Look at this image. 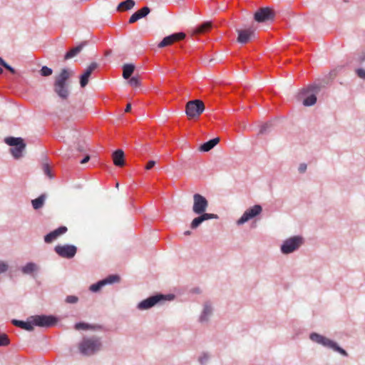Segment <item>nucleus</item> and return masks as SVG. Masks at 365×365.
I'll return each instance as SVG.
<instances>
[{"mask_svg": "<svg viewBox=\"0 0 365 365\" xmlns=\"http://www.w3.org/2000/svg\"><path fill=\"white\" fill-rule=\"evenodd\" d=\"M185 34L182 32L173 34L163 38V39L158 43V47L163 48L171 45L175 41L185 38Z\"/></svg>", "mask_w": 365, "mask_h": 365, "instance_id": "dca6fc26", "label": "nucleus"}, {"mask_svg": "<svg viewBox=\"0 0 365 365\" xmlns=\"http://www.w3.org/2000/svg\"><path fill=\"white\" fill-rule=\"evenodd\" d=\"M365 62V50H362L355 53L351 63L359 65Z\"/></svg>", "mask_w": 365, "mask_h": 365, "instance_id": "c85d7f7f", "label": "nucleus"}, {"mask_svg": "<svg viewBox=\"0 0 365 365\" xmlns=\"http://www.w3.org/2000/svg\"><path fill=\"white\" fill-rule=\"evenodd\" d=\"M255 28L253 26H251L247 29H237V41L242 44L248 43L252 38L255 37Z\"/></svg>", "mask_w": 365, "mask_h": 365, "instance_id": "4468645a", "label": "nucleus"}, {"mask_svg": "<svg viewBox=\"0 0 365 365\" xmlns=\"http://www.w3.org/2000/svg\"><path fill=\"white\" fill-rule=\"evenodd\" d=\"M78 301V298L73 295L67 296L66 298V302L68 304H76Z\"/></svg>", "mask_w": 365, "mask_h": 365, "instance_id": "ea45409f", "label": "nucleus"}, {"mask_svg": "<svg viewBox=\"0 0 365 365\" xmlns=\"http://www.w3.org/2000/svg\"><path fill=\"white\" fill-rule=\"evenodd\" d=\"M211 28V22H204L196 28V32L198 34H203L209 31Z\"/></svg>", "mask_w": 365, "mask_h": 365, "instance_id": "7c9ffc66", "label": "nucleus"}, {"mask_svg": "<svg viewBox=\"0 0 365 365\" xmlns=\"http://www.w3.org/2000/svg\"><path fill=\"white\" fill-rule=\"evenodd\" d=\"M4 68H5L9 71H10L11 73H16V70L12 66H11L9 64H8V63Z\"/></svg>", "mask_w": 365, "mask_h": 365, "instance_id": "a18cd8bd", "label": "nucleus"}, {"mask_svg": "<svg viewBox=\"0 0 365 365\" xmlns=\"http://www.w3.org/2000/svg\"><path fill=\"white\" fill-rule=\"evenodd\" d=\"M318 86H311L307 90L303 91L304 95H307L303 101V105L305 106H312L317 102V93L319 91Z\"/></svg>", "mask_w": 365, "mask_h": 365, "instance_id": "ddd939ff", "label": "nucleus"}, {"mask_svg": "<svg viewBox=\"0 0 365 365\" xmlns=\"http://www.w3.org/2000/svg\"><path fill=\"white\" fill-rule=\"evenodd\" d=\"M207 207L208 202L204 196L198 193L193 195L192 211L195 214H207L205 212Z\"/></svg>", "mask_w": 365, "mask_h": 365, "instance_id": "9b49d317", "label": "nucleus"}, {"mask_svg": "<svg viewBox=\"0 0 365 365\" xmlns=\"http://www.w3.org/2000/svg\"><path fill=\"white\" fill-rule=\"evenodd\" d=\"M262 212V207L260 205H255L247 209L240 219L237 221V225H242L249 220L258 216Z\"/></svg>", "mask_w": 365, "mask_h": 365, "instance_id": "1a4fd4ad", "label": "nucleus"}, {"mask_svg": "<svg viewBox=\"0 0 365 365\" xmlns=\"http://www.w3.org/2000/svg\"><path fill=\"white\" fill-rule=\"evenodd\" d=\"M6 64L7 63L1 57H0V65L4 67Z\"/></svg>", "mask_w": 365, "mask_h": 365, "instance_id": "de8ad7c7", "label": "nucleus"}, {"mask_svg": "<svg viewBox=\"0 0 365 365\" xmlns=\"http://www.w3.org/2000/svg\"><path fill=\"white\" fill-rule=\"evenodd\" d=\"M150 12V9L148 6H144L140 10L133 13L129 19V24H133L139 19L145 17Z\"/></svg>", "mask_w": 365, "mask_h": 365, "instance_id": "412c9836", "label": "nucleus"}, {"mask_svg": "<svg viewBox=\"0 0 365 365\" xmlns=\"http://www.w3.org/2000/svg\"><path fill=\"white\" fill-rule=\"evenodd\" d=\"M104 286H105V282L102 279V280L97 282L96 283L91 284L89 287V290L92 292H98Z\"/></svg>", "mask_w": 365, "mask_h": 365, "instance_id": "2f4dec72", "label": "nucleus"}, {"mask_svg": "<svg viewBox=\"0 0 365 365\" xmlns=\"http://www.w3.org/2000/svg\"><path fill=\"white\" fill-rule=\"evenodd\" d=\"M304 242V238L300 235L290 237L283 241L280 246V252L283 255L293 253L299 249Z\"/></svg>", "mask_w": 365, "mask_h": 365, "instance_id": "423d86ee", "label": "nucleus"}, {"mask_svg": "<svg viewBox=\"0 0 365 365\" xmlns=\"http://www.w3.org/2000/svg\"><path fill=\"white\" fill-rule=\"evenodd\" d=\"M54 250L60 257L66 259H71L76 255L77 252V247L73 245H59L54 247Z\"/></svg>", "mask_w": 365, "mask_h": 365, "instance_id": "f8f14e48", "label": "nucleus"}, {"mask_svg": "<svg viewBox=\"0 0 365 365\" xmlns=\"http://www.w3.org/2000/svg\"><path fill=\"white\" fill-rule=\"evenodd\" d=\"M4 142L8 145L13 148H10V153L14 159H20L23 157V153L26 148V143L23 138L19 137H6L4 138Z\"/></svg>", "mask_w": 365, "mask_h": 365, "instance_id": "39448f33", "label": "nucleus"}, {"mask_svg": "<svg viewBox=\"0 0 365 365\" xmlns=\"http://www.w3.org/2000/svg\"><path fill=\"white\" fill-rule=\"evenodd\" d=\"M173 295H164L163 294H156L140 301L136 306L137 309L140 311L148 310L156 305L161 304L168 298L173 299Z\"/></svg>", "mask_w": 365, "mask_h": 365, "instance_id": "20e7f679", "label": "nucleus"}, {"mask_svg": "<svg viewBox=\"0 0 365 365\" xmlns=\"http://www.w3.org/2000/svg\"><path fill=\"white\" fill-rule=\"evenodd\" d=\"M102 338L97 335L85 336L78 344V350L83 356H91L102 349Z\"/></svg>", "mask_w": 365, "mask_h": 365, "instance_id": "f257e3e1", "label": "nucleus"}, {"mask_svg": "<svg viewBox=\"0 0 365 365\" xmlns=\"http://www.w3.org/2000/svg\"><path fill=\"white\" fill-rule=\"evenodd\" d=\"M135 70V66L133 64H125L123 67V77L125 79L130 78Z\"/></svg>", "mask_w": 365, "mask_h": 365, "instance_id": "cd10ccee", "label": "nucleus"}, {"mask_svg": "<svg viewBox=\"0 0 365 365\" xmlns=\"http://www.w3.org/2000/svg\"><path fill=\"white\" fill-rule=\"evenodd\" d=\"M71 74V71L68 68H63L60 73L55 77L53 91L62 100H66L70 96V90L67 81Z\"/></svg>", "mask_w": 365, "mask_h": 365, "instance_id": "f03ea898", "label": "nucleus"}, {"mask_svg": "<svg viewBox=\"0 0 365 365\" xmlns=\"http://www.w3.org/2000/svg\"><path fill=\"white\" fill-rule=\"evenodd\" d=\"M98 67V64L95 62L91 63L86 69L84 73L80 76V85L84 88L88 83L89 78L92 72Z\"/></svg>", "mask_w": 365, "mask_h": 365, "instance_id": "aec40b11", "label": "nucleus"}, {"mask_svg": "<svg viewBox=\"0 0 365 365\" xmlns=\"http://www.w3.org/2000/svg\"><path fill=\"white\" fill-rule=\"evenodd\" d=\"M205 110V106L200 100H193L187 103L185 108L186 115L189 118L199 116Z\"/></svg>", "mask_w": 365, "mask_h": 365, "instance_id": "0eeeda50", "label": "nucleus"}, {"mask_svg": "<svg viewBox=\"0 0 365 365\" xmlns=\"http://www.w3.org/2000/svg\"><path fill=\"white\" fill-rule=\"evenodd\" d=\"M210 358L211 355L210 353L203 351L199 355L197 361L200 365H206L209 362Z\"/></svg>", "mask_w": 365, "mask_h": 365, "instance_id": "c756f323", "label": "nucleus"}, {"mask_svg": "<svg viewBox=\"0 0 365 365\" xmlns=\"http://www.w3.org/2000/svg\"><path fill=\"white\" fill-rule=\"evenodd\" d=\"M309 339L312 341H313L317 344H319L324 347L332 349L334 351L339 353L340 354H341L344 356H348V353L346 352V351L345 349H344L343 348H341V346H339L336 341H334L322 334H319L316 332H312L309 334Z\"/></svg>", "mask_w": 365, "mask_h": 365, "instance_id": "7ed1b4c3", "label": "nucleus"}, {"mask_svg": "<svg viewBox=\"0 0 365 365\" xmlns=\"http://www.w3.org/2000/svg\"><path fill=\"white\" fill-rule=\"evenodd\" d=\"M9 269V264L6 262L0 260V274L6 272Z\"/></svg>", "mask_w": 365, "mask_h": 365, "instance_id": "c9c22d12", "label": "nucleus"}, {"mask_svg": "<svg viewBox=\"0 0 365 365\" xmlns=\"http://www.w3.org/2000/svg\"><path fill=\"white\" fill-rule=\"evenodd\" d=\"M270 125L268 123L263 124L259 129L260 134H266L269 131Z\"/></svg>", "mask_w": 365, "mask_h": 365, "instance_id": "79ce46f5", "label": "nucleus"}, {"mask_svg": "<svg viewBox=\"0 0 365 365\" xmlns=\"http://www.w3.org/2000/svg\"><path fill=\"white\" fill-rule=\"evenodd\" d=\"M30 319L33 321V326L40 327H51L55 325L58 321L57 318L52 315H35L31 316Z\"/></svg>", "mask_w": 365, "mask_h": 365, "instance_id": "6e6552de", "label": "nucleus"}, {"mask_svg": "<svg viewBox=\"0 0 365 365\" xmlns=\"http://www.w3.org/2000/svg\"><path fill=\"white\" fill-rule=\"evenodd\" d=\"M74 328L76 330L79 331V330H88V329H92L93 327L91 324L86 323V322H78V323L75 324Z\"/></svg>", "mask_w": 365, "mask_h": 365, "instance_id": "473e14b6", "label": "nucleus"}, {"mask_svg": "<svg viewBox=\"0 0 365 365\" xmlns=\"http://www.w3.org/2000/svg\"><path fill=\"white\" fill-rule=\"evenodd\" d=\"M274 16V14L272 11L269 8L265 7L257 10L254 15V19L256 21L262 23L272 20Z\"/></svg>", "mask_w": 365, "mask_h": 365, "instance_id": "2eb2a0df", "label": "nucleus"}, {"mask_svg": "<svg viewBox=\"0 0 365 365\" xmlns=\"http://www.w3.org/2000/svg\"><path fill=\"white\" fill-rule=\"evenodd\" d=\"M220 141L219 138H212L204 143L200 147V150L202 152H208L212 149Z\"/></svg>", "mask_w": 365, "mask_h": 365, "instance_id": "393cba45", "label": "nucleus"}, {"mask_svg": "<svg viewBox=\"0 0 365 365\" xmlns=\"http://www.w3.org/2000/svg\"><path fill=\"white\" fill-rule=\"evenodd\" d=\"M9 344V339L8 336L6 334H1L0 335V346H6Z\"/></svg>", "mask_w": 365, "mask_h": 365, "instance_id": "4c0bfd02", "label": "nucleus"}, {"mask_svg": "<svg viewBox=\"0 0 365 365\" xmlns=\"http://www.w3.org/2000/svg\"><path fill=\"white\" fill-rule=\"evenodd\" d=\"M198 216L194 218L190 223V228L192 230L197 229L203 222L212 220L218 219L219 217L216 214H197Z\"/></svg>", "mask_w": 365, "mask_h": 365, "instance_id": "f3484780", "label": "nucleus"}, {"mask_svg": "<svg viewBox=\"0 0 365 365\" xmlns=\"http://www.w3.org/2000/svg\"><path fill=\"white\" fill-rule=\"evenodd\" d=\"M23 274L34 277L40 271V267L33 262H27L20 268Z\"/></svg>", "mask_w": 365, "mask_h": 365, "instance_id": "a211bd4d", "label": "nucleus"}, {"mask_svg": "<svg viewBox=\"0 0 365 365\" xmlns=\"http://www.w3.org/2000/svg\"><path fill=\"white\" fill-rule=\"evenodd\" d=\"M87 45V41H83L79 45L71 48L64 56V60H68L76 56Z\"/></svg>", "mask_w": 365, "mask_h": 365, "instance_id": "4be33fe9", "label": "nucleus"}, {"mask_svg": "<svg viewBox=\"0 0 365 365\" xmlns=\"http://www.w3.org/2000/svg\"><path fill=\"white\" fill-rule=\"evenodd\" d=\"M43 170L45 175L51 178L53 176L51 175V168L48 164L46 163L43 165Z\"/></svg>", "mask_w": 365, "mask_h": 365, "instance_id": "58836bf2", "label": "nucleus"}, {"mask_svg": "<svg viewBox=\"0 0 365 365\" xmlns=\"http://www.w3.org/2000/svg\"><path fill=\"white\" fill-rule=\"evenodd\" d=\"M307 169V165L304 163H300L298 167V171L300 173H304L306 172Z\"/></svg>", "mask_w": 365, "mask_h": 365, "instance_id": "37998d69", "label": "nucleus"}, {"mask_svg": "<svg viewBox=\"0 0 365 365\" xmlns=\"http://www.w3.org/2000/svg\"><path fill=\"white\" fill-rule=\"evenodd\" d=\"M3 69L0 67V74H1L3 73Z\"/></svg>", "mask_w": 365, "mask_h": 365, "instance_id": "3c124183", "label": "nucleus"}, {"mask_svg": "<svg viewBox=\"0 0 365 365\" xmlns=\"http://www.w3.org/2000/svg\"><path fill=\"white\" fill-rule=\"evenodd\" d=\"M53 71L51 68L44 66L40 70V73L42 76L47 77L52 74Z\"/></svg>", "mask_w": 365, "mask_h": 365, "instance_id": "f704fd0d", "label": "nucleus"}, {"mask_svg": "<svg viewBox=\"0 0 365 365\" xmlns=\"http://www.w3.org/2000/svg\"><path fill=\"white\" fill-rule=\"evenodd\" d=\"M135 4L134 0H125L120 2L118 7V11H127L131 9Z\"/></svg>", "mask_w": 365, "mask_h": 365, "instance_id": "bb28decb", "label": "nucleus"}, {"mask_svg": "<svg viewBox=\"0 0 365 365\" xmlns=\"http://www.w3.org/2000/svg\"><path fill=\"white\" fill-rule=\"evenodd\" d=\"M46 195L41 194L39 197L31 200V204L34 210H38L41 208L46 200Z\"/></svg>", "mask_w": 365, "mask_h": 365, "instance_id": "a878e982", "label": "nucleus"}, {"mask_svg": "<svg viewBox=\"0 0 365 365\" xmlns=\"http://www.w3.org/2000/svg\"><path fill=\"white\" fill-rule=\"evenodd\" d=\"M124 153L122 150L118 149L113 153V160L115 165L122 167L125 164Z\"/></svg>", "mask_w": 365, "mask_h": 365, "instance_id": "b1692460", "label": "nucleus"}, {"mask_svg": "<svg viewBox=\"0 0 365 365\" xmlns=\"http://www.w3.org/2000/svg\"><path fill=\"white\" fill-rule=\"evenodd\" d=\"M90 155H86L81 160V164H85L87 162L89 161L90 160Z\"/></svg>", "mask_w": 365, "mask_h": 365, "instance_id": "49530a36", "label": "nucleus"}, {"mask_svg": "<svg viewBox=\"0 0 365 365\" xmlns=\"http://www.w3.org/2000/svg\"><path fill=\"white\" fill-rule=\"evenodd\" d=\"M128 83L132 87L136 88L140 86L139 79L136 76H133L130 78Z\"/></svg>", "mask_w": 365, "mask_h": 365, "instance_id": "e433bc0d", "label": "nucleus"}, {"mask_svg": "<svg viewBox=\"0 0 365 365\" xmlns=\"http://www.w3.org/2000/svg\"><path fill=\"white\" fill-rule=\"evenodd\" d=\"M190 234H191V232H190V230L185 231V232H184V235H190Z\"/></svg>", "mask_w": 365, "mask_h": 365, "instance_id": "8fccbe9b", "label": "nucleus"}, {"mask_svg": "<svg viewBox=\"0 0 365 365\" xmlns=\"http://www.w3.org/2000/svg\"><path fill=\"white\" fill-rule=\"evenodd\" d=\"M355 72L359 78L365 80V68H356Z\"/></svg>", "mask_w": 365, "mask_h": 365, "instance_id": "a19ab883", "label": "nucleus"}, {"mask_svg": "<svg viewBox=\"0 0 365 365\" xmlns=\"http://www.w3.org/2000/svg\"><path fill=\"white\" fill-rule=\"evenodd\" d=\"M155 165V160H150L145 166L146 170H150Z\"/></svg>", "mask_w": 365, "mask_h": 365, "instance_id": "c03bdc74", "label": "nucleus"}, {"mask_svg": "<svg viewBox=\"0 0 365 365\" xmlns=\"http://www.w3.org/2000/svg\"><path fill=\"white\" fill-rule=\"evenodd\" d=\"M131 110V104L130 103H128L127 106H126V108L125 109V111L126 113L129 112L130 110Z\"/></svg>", "mask_w": 365, "mask_h": 365, "instance_id": "09e8293b", "label": "nucleus"}, {"mask_svg": "<svg viewBox=\"0 0 365 365\" xmlns=\"http://www.w3.org/2000/svg\"><path fill=\"white\" fill-rule=\"evenodd\" d=\"M214 307L210 301H206L202 304V311L198 317V322L201 324H207L213 315Z\"/></svg>", "mask_w": 365, "mask_h": 365, "instance_id": "9d476101", "label": "nucleus"}, {"mask_svg": "<svg viewBox=\"0 0 365 365\" xmlns=\"http://www.w3.org/2000/svg\"><path fill=\"white\" fill-rule=\"evenodd\" d=\"M120 279V277L118 275H109L106 278L103 279V282H105V285L106 284H110L114 282H118Z\"/></svg>", "mask_w": 365, "mask_h": 365, "instance_id": "72a5a7b5", "label": "nucleus"}, {"mask_svg": "<svg viewBox=\"0 0 365 365\" xmlns=\"http://www.w3.org/2000/svg\"><path fill=\"white\" fill-rule=\"evenodd\" d=\"M67 232V227L65 226H61L58 228L50 232L44 236V241L46 243H51L53 241L56 240L60 235Z\"/></svg>", "mask_w": 365, "mask_h": 365, "instance_id": "6ab92c4d", "label": "nucleus"}, {"mask_svg": "<svg viewBox=\"0 0 365 365\" xmlns=\"http://www.w3.org/2000/svg\"><path fill=\"white\" fill-rule=\"evenodd\" d=\"M11 323L14 326L20 327L26 331H31L34 330L33 321L32 319H30V317L27 322L18 319H12Z\"/></svg>", "mask_w": 365, "mask_h": 365, "instance_id": "5701e85b", "label": "nucleus"}]
</instances>
